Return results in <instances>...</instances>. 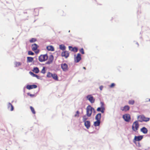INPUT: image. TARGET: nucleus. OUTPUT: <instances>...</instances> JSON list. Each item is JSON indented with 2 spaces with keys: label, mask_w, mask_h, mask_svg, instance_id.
Returning a JSON list of instances; mask_svg holds the SVG:
<instances>
[{
  "label": "nucleus",
  "mask_w": 150,
  "mask_h": 150,
  "mask_svg": "<svg viewBox=\"0 0 150 150\" xmlns=\"http://www.w3.org/2000/svg\"><path fill=\"white\" fill-rule=\"evenodd\" d=\"M88 117L86 115H84L83 117V122L86 121V120L88 119Z\"/></svg>",
  "instance_id": "31"
},
{
  "label": "nucleus",
  "mask_w": 150,
  "mask_h": 150,
  "mask_svg": "<svg viewBox=\"0 0 150 150\" xmlns=\"http://www.w3.org/2000/svg\"><path fill=\"white\" fill-rule=\"evenodd\" d=\"M52 77L55 80L58 81V77L57 75L55 74H52Z\"/></svg>",
  "instance_id": "22"
},
{
  "label": "nucleus",
  "mask_w": 150,
  "mask_h": 150,
  "mask_svg": "<svg viewBox=\"0 0 150 150\" xmlns=\"http://www.w3.org/2000/svg\"><path fill=\"white\" fill-rule=\"evenodd\" d=\"M33 60V58L31 57H28L27 58V63L31 62Z\"/></svg>",
  "instance_id": "18"
},
{
  "label": "nucleus",
  "mask_w": 150,
  "mask_h": 150,
  "mask_svg": "<svg viewBox=\"0 0 150 150\" xmlns=\"http://www.w3.org/2000/svg\"><path fill=\"white\" fill-rule=\"evenodd\" d=\"M30 109L32 112V113L33 114H35V110L33 107L32 106H30Z\"/></svg>",
  "instance_id": "29"
},
{
  "label": "nucleus",
  "mask_w": 150,
  "mask_h": 150,
  "mask_svg": "<svg viewBox=\"0 0 150 150\" xmlns=\"http://www.w3.org/2000/svg\"><path fill=\"white\" fill-rule=\"evenodd\" d=\"M103 88V86H100V87H99L100 90L101 91L102 90Z\"/></svg>",
  "instance_id": "41"
},
{
  "label": "nucleus",
  "mask_w": 150,
  "mask_h": 150,
  "mask_svg": "<svg viewBox=\"0 0 150 150\" xmlns=\"http://www.w3.org/2000/svg\"><path fill=\"white\" fill-rule=\"evenodd\" d=\"M69 52L66 51L62 52L61 54L62 57H64L66 58L69 57Z\"/></svg>",
  "instance_id": "11"
},
{
  "label": "nucleus",
  "mask_w": 150,
  "mask_h": 150,
  "mask_svg": "<svg viewBox=\"0 0 150 150\" xmlns=\"http://www.w3.org/2000/svg\"><path fill=\"white\" fill-rule=\"evenodd\" d=\"M83 69H86V68H85V67H83Z\"/></svg>",
  "instance_id": "42"
},
{
  "label": "nucleus",
  "mask_w": 150,
  "mask_h": 150,
  "mask_svg": "<svg viewBox=\"0 0 150 150\" xmlns=\"http://www.w3.org/2000/svg\"><path fill=\"white\" fill-rule=\"evenodd\" d=\"M129 109L130 107L128 105H125L124 107H122L120 108V109L122 111L125 112L129 110Z\"/></svg>",
  "instance_id": "13"
},
{
  "label": "nucleus",
  "mask_w": 150,
  "mask_h": 150,
  "mask_svg": "<svg viewBox=\"0 0 150 150\" xmlns=\"http://www.w3.org/2000/svg\"><path fill=\"white\" fill-rule=\"evenodd\" d=\"M80 52L82 54H84V50L83 48H81L80 50Z\"/></svg>",
  "instance_id": "37"
},
{
  "label": "nucleus",
  "mask_w": 150,
  "mask_h": 150,
  "mask_svg": "<svg viewBox=\"0 0 150 150\" xmlns=\"http://www.w3.org/2000/svg\"><path fill=\"white\" fill-rule=\"evenodd\" d=\"M54 57L52 55L50 56L48 60L46 63V64H49L52 63L53 61Z\"/></svg>",
  "instance_id": "10"
},
{
  "label": "nucleus",
  "mask_w": 150,
  "mask_h": 150,
  "mask_svg": "<svg viewBox=\"0 0 150 150\" xmlns=\"http://www.w3.org/2000/svg\"><path fill=\"white\" fill-rule=\"evenodd\" d=\"M140 131L142 133L144 134H146L147 133L148 130L145 127H143L142 129H141Z\"/></svg>",
  "instance_id": "17"
},
{
  "label": "nucleus",
  "mask_w": 150,
  "mask_h": 150,
  "mask_svg": "<svg viewBox=\"0 0 150 150\" xmlns=\"http://www.w3.org/2000/svg\"><path fill=\"white\" fill-rule=\"evenodd\" d=\"M39 47V46L36 44L34 43L32 44L31 45L32 50L36 54L39 53V50L38 49Z\"/></svg>",
  "instance_id": "3"
},
{
  "label": "nucleus",
  "mask_w": 150,
  "mask_h": 150,
  "mask_svg": "<svg viewBox=\"0 0 150 150\" xmlns=\"http://www.w3.org/2000/svg\"><path fill=\"white\" fill-rule=\"evenodd\" d=\"M61 67L63 70L66 71L68 70V66L66 63H64L61 64Z\"/></svg>",
  "instance_id": "12"
},
{
  "label": "nucleus",
  "mask_w": 150,
  "mask_h": 150,
  "mask_svg": "<svg viewBox=\"0 0 150 150\" xmlns=\"http://www.w3.org/2000/svg\"><path fill=\"white\" fill-rule=\"evenodd\" d=\"M86 98L92 103H93L95 100L93 96L91 95H88L86 96Z\"/></svg>",
  "instance_id": "7"
},
{
  "label": "nucleus",
  "mask_w": 150,
  "mask_h": 150,
  "mask_svg": "<svg viewBox=\"0 0 150 150\" xmlns=\"http://www.w3.org/2000/svg\"><path fill=\"white\" fill-rule=\"evenodd\" d=\"M138 121L140 122L143 121L147 122L149 121L150 118L145 117L144 115H140L138 116Z\"/></svg>",
  "instance_id": "2"
},
{
  "label": "nucleus",
  "mask_w": 150,
  "mask_h": 150,
  "mask_svg": "<svg viewBox=\"0 0 150 150\" xmlns=\"http://www.w3.org/2000/svg\"><path fill=\"white\" fill-rule=\"evenodd\" d=\"M143 138V136L141 135L138 136H135L133 140V142L135 143L136 141H139L141 140Z\"/></svg>",
  "instance_id": "8"
},
{
  "label": "nucleus",
  "mask_w": 150,
  "mask_h": 150,
  "mask_svg": "<svg viewBox=\"0 0 150 150\" xmlns=\"http://www.w3.org/2000/svg\"><path fill=\"white\" fill-rule=\"evenodd\" d=\"M101 107V112L102 113H103L104 112L105 110L104 105L103 103L102 102H100Z\"/></svg>",
  "instance_id": "19"
},
{
  "label": "nucleus",
  "mask_w": 150,
  "mask_h": 150,
  "mask_svg": "<svg viewBox=\"0 0 150 150\" xmlns=\"http://www.w3.org/2000/svg\"><path fill=\"white\" fill-rule=\"evenodd\" d=\"M15 65L16 67H18L21 65V63L19 62H16L15 63Z\"/></svg>",
  "instance_id": "33"
},
{
  "label": "nucleus",
  "mask_w": 150,
  "mask_h": 150,
  "mask_svg": "<svg viewBox=\"0 0 150 150\" xmlns=\"http://www.w3.org/2000/svg\"><path fill=\"white\" fill-rule=\"evenodd\" d=\"M41 73L44 74L45 73V67H43L42 69L41 70Z\"/></svg>",
  "instance_id": "35"
},
{
  "label": "nucleus",
  "mask_w": 150,
  "mask_h": 150,
  "mask_svg": "<svg viewBox=\"0 0 150 150\" xmlns=\"http://www.w3.org/2000/svg\"><path fill=\"white\" fill-rule=\"evenodd\" d=\"M97 110L98 112H100V111L101 112V107H98V108H97Z\"/></svg>",
  "instance_id": "38"
},
{
  "label": "nucleus",
  "mask_w": 150,
  "mask_h": 150,
  "mask_svg": "<svg viewBox=\"0 0 150 150\" xmlns=\"http://www.w3.org/2000/svg\"><path fill=\"white\" fill-rule=\"evenodd\" d=\"M81 54L78 53L77 54L76 57L74 58V62L76 63L78 62L81 60Z\"/></svg>",
  "instance_id": "9"
},
{
  "label": "nucleus",
  "mask_w": 150,
  "mask_h": 150,
  "mask_svg": "<svg viewBox=\"0 0 150 150\" xmlns=\"http://www.w3.org/2000/svg\"><path fill=\"white\" fill-rule=\"evenodd\" d=\"M123 118L125 121L127 122H129L131 119L130 115L128 114H125L123 115Z\"/></svg>",
  "instance_id": "6"
},
{
  "label": "nucleus",
  "mask_w": 150,
  "mask_h": 150,
  "mask_svg": "<svg viewBox=\"0 0 150 150\" xmlns=\"http://www.w3.org/2000/svg\"><path fill=\"white\" fill-rule=\"evenodd\" d=\"M139 125L137 121H136L133 123L132 129L133 131L136 132L138 129Z\"/></svg>",
  "instance_id": "4"
},
{
  "label": "nucleus",
  "mask_w": 150,
  "mask_h": 150,
  "mask_svg": "<svg viewBox=\"0 0 150 150\" xmlns=\"http://www.w3.org/2000/svg\"><path fill=\"white\" fill-rule=\"evenodd\" d=\"M84 125L88 129L90 127V122L89 121H86L84 122Z\"/></svg>",
  "instance_id": "15"
},
{
  "label": "nucleus",
  "mask_w": 150,
  "mask_h": 150,
  "mask_svg": "<svg viewBox=\"0 0 150 150\" xmlns=\"http://www.w3.org/2000/svg\"><path fill=\"white\" fill-rule=\"evenodd\" d=\"M52 74L50 72H49L47 74V77H52Z\"/></svg>",
  "instance_id": "32"
},
{
  "label": "nucleus",
  "mask_w": 150,
  "mask_h": 150,
  "mask_svg": "<svg viewBox=\"0 0 150 150\" xmlns=\"http://www.w3.org/2000/svg\"><path fill=\"white\" fill-rule=\"evenodd\" d=\"M101 117V114L100 113L98 114L95 117V119L97 120L100 121Z\"/></svg>",
  "instance_id": "20"
},
{
  "label": "nucleus",
  "mask_w": 150,
  "mask_h": 150,
  "mask_svg": "<svg viewBox=\"0 0 150 150\" xmlns=\"http://www.w3.org/2000/svg\"><path fill=\"white\" fill-rule=\"evenodd\" d=\"M8 108L10 109L11 111L13 110V105L10 103H9L8 104Z\"/></svg>",
  "instance_id": "24"
},
{
  "label": "nucleus",
  "mask_w": 150,
  "mask_h": 150,
  "mask_svg": "<svg viewBox=\"0 0 150 150\" xmlns=\"http://www.w3.org/2000/svg\"><path fill=\"white\" fill-rule=\"evenodd\" d=\"M28 54L29 55H34V53L31 51H29L28 52Z\"/></svg>",
  "instance_id": "34"
},
{
  "label": "nucleus",
  "mask_w": 150,
  "mask_h": 150,
  "mask_svg": "<svg viewBox=\"0 0 150 150\" xmlns=\"http://www.w3.org/2000/svg\"><path fill=\"white\" fill-rule=\"evenodd\" d=\"M37 41V39L35 38H32L30 40V42L31 43Z\"/></svg>",
  "instance_id": "30"
},
{
  "label": "nucleus",
  "mask_w": 150,
  "mask_h": 150,
  "mask_svg": "<svg viewBox=\"0 0 150 150\" xmlns=\"http://www.w3.org/2000/svg\"><path fill=\"white\" fill-rule=\"evenodd\" d=\"M115 83H112L111 85L110 86V87L111 88H112L113 87H114L115 86Z\"/></svg>",
  "instance_id": "39"
},
{
  "label": "nucleus",
  "mask_w": 150,
  "mask_h": 150,
  "mask_svg": "<svg viewBox=\"0 0 150 150\" xmlns=\"http://www.w3.org/2000/svg\"><path fill=\"white\" fill-rule=\"evenodd\" d=\"M37 87V86L36 85H27L26 87V88L30 90L33 88H35Z\"/></svg>",
  "instance_id": "14"
},
{
  "label": "nucleus",
  "mask_w": 150,
  "mask_h": 150,
  "mask_svg": "<svg viewBox=\"0 0 150 150\" xmlns=\"http://www.w3.org/2000/svg\"><path fill=\"white\" fill-rule=\"evenodd\" d=\"M47 49L49 51H54V48L53 46L50 45L47 47Z\"/></svg>",
  "instance_id": "21"
},
{
  "label": "nucleus",
  "mask_w": 150,
  "mask_h": 150,
  "mask_svg": "<svg viewBox=\"0 0 150 150\" xmlns=\"http://www.w3.org/2000/svg\"><path fill=\"white\" fill-rule=\"evenodd\" d=\"M128 103L129 105H133L134 103V100H129Z\"/></svg>",
  "instance_id": "28"
},
{
  "label": "nucleus",
  "mask_w": 150,
  "mask_h": 150,
  "mask_svg": "<svg viewBox=\"0 0 150 150\" xmlns=\"http://www.w3.org/2000/svg\"><path fill=\"white\" fill-rule=\"evenodd\" d=\"M100 121L97 120L94 122L93 125L95 126H98L100 125Z\"/></svg>",
  "instance_id": "23"
},
{
  "label": "nucleus",
  "mask_w": 150,
  "mask_h": 150,
  "mask_svg": "<svg viewBox=\"0 0 150 150\" xmlns=\"http://www.w3.org/2000/svg\"><path fill=\"white\" fill-rule=\"evenodd\" d=\"M60 49L62 50H64L66 49V47L64 45H60L59 46Z\"/></svg>",
  "instance_id": "26"
},
{
  "label": "nucleus",
  "mask_w": 150,
  "mask_h": 150,
  "mask_svg": "<svg viewBox=\"0 0 150 150\" xmlns=\"http://www.w3.org/2000/svg\"><path fill=\"white\" fill-rule=\"evenodd\" d=\"M136 44H137V45H138V46H139V44L138 43H137Z\"/></svg>",
  "instance_id": "43"
},
{
  "label": "nucleus",
  "mask_w": 150,
  "mask_h": 150,
  "mask_svg": "<svg viewBox=\"0 0 150 150\" xmlns=\"http://www.w3.org/2000/svg\"><path fill=\"white\" fill-rule=\"evenodd\" d=\"M33 71L36 73H38L39 72V70L38 68H34L33 70Z\"/></svg>",
  "instance_id": "25"
},
{
  "label": "nucleus",
  "mask_w": 150,
  "mask_h": 150,
  "mask_svg": "<svg viewBox=\"0 0 150 150\" xmlns=\"http://www.w3.org/2000/svg\"><path fill=\"white\" fill-rule=\"evenodd\" d=\"M149 101H150V99H149Z\"/></svg>",
  "instance_id": "44"
},
{
  "label": "nucleus",
  "mask_w": 150,
  "mask_h": 150,
  "mask_svg": "<svg viewBox=\"0 0 150 150\" xmlns=\"http://www.w3.org/2000/svg\"><path fill=\"white\" fill-rule=\"evenodd\" d=\"M69 50L72 51H73L75 52H76L78 51V49L76 47H74L73 48L71 46H69Z\"/></svg>",
  "instance_id": "16"
},
{
  "label": "nucleus",
  "mask_w": 150,
  "mask_h": 150,
  "mask_svg": "<svg viewBox=\"0 0 150 150\" xmlns=\"http://www.w3.org/2000/svg\"><path fill=\"white\" fill-rule=\"evenodd\" d=\"M86 115L88 117H90L92 114L93 111L95 112V110L94 108L92 107L91 106L88 105L86 108Z\"/></svg>",
  "instance_id": "1"
},
{
  "label": "nucleus",
  "mask_w": 150,
  "mask_h": 150,
  "mask_svg": "<svg viewBox=\"0 0 150 150\" xmlns=\"http://www.w3.org/2000/svg\"><path fill=\"white\" fill-rule=\"evenodd\" d=\"M79 112L78 111H77L76 112V113L74 115L75 117H78L79 116Z\"/></svg>",
  "instance_id": "36"
},
{
  "label": "nucleus",
  "mask_w": 150,
  "mask_h": 150,
  "mask_svg": "<svg viewBox=\"0 0 150 150\" xmlns=\"http://www.w3.org/2000/svg\"><path fill=\"white\" fill-rule=\"evenodd\" d=\"M28 95L29 96H30L31 97H33V96H34V95L31 94H30L29 93H28Z\"/></svg>",
  "instance_id": "40"
},
{
  "label": "nucleus",
  "mask_w": 150,
  "mask_h": 150,
  "mask_svg": "<svg viewBox=\"0 0 150 150\" xmlns=\"http://www.w3.org/2000/svg\"><path fill=\"white\" fill-rule=\"evenodd\" d=\"M48 56L47 54L41 55L39 57V60L40 62H44L48 59Z\"/></svg>",
  "instance_id": "5"
},
{
  "label": "nucleus",
  "mask_w": 150,
  "mask_h": 150,
  "mask_svg": "<svg viewBox=\"0 0 150 150\" xmlns=\"http://www.w3.org/2000/svg\"><path fill=\"white\" fill-rule=\"evenodd\" d=\"M29 73L30 74V75H31L33 76L36 77L37 78H38L39 76H38L37 75L35 74H34L31 71H30Z\"/></svg>",
  "instance_id": "27"
}]
</instances>
